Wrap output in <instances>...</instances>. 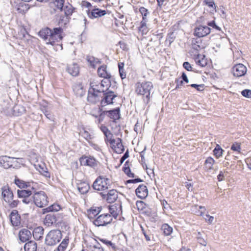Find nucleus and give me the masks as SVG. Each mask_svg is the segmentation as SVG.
Segmentation results:
<instances>
[{
    "label": "nucleus",
    "mask_w": 251,
    "mask_h": 251,
    "mask_svg": "<svg viewBox=\"0 0 251 251\" xmlns=\"http://www.w3.org/2000/svg\"><path fill=\"white\" fill-rule=\"evenodd\" d=\"M63 28L60 27L53 29L47 27L40 31L39 35L46 44L54 46L60 45L59 43L63 38Z\"/></svg>",
    "instance_id": "1"
},
{
    "label": "nucleus",
    "mask_w": 251,
    "mask_h": 251,
    "mask_svg": "<svg viewBox=\"0 0 251 251\" xmlns=\"http://www.w3.org/2000/svg\"><path fill=\"white\" fill-rule=\"evenodd\" d=\"M153 88V85L150 81L138 82L135 85V92L139 95L144 96L143 100L148 104L150 100L151 91Z\"/></svg>",
    "instance_id": "2"
},
{
    "label": "nucleus",
    "mask_w": 251,
    "mask_h": 251,
    "mask_svg": "<svg viewBox=\"0 0 251 251\" xmlns=\"http://www.w3.org/2000/svg\"><path fill=\"white\" fill-rule=\"evenodd\" d=\"M201 38L197 37L192 39V47L196 50L194 54V59L195 63H207L205 59V55L199 54L197 52L200 50L204 49L207 46L206 43L202 42Z\"/></svg>",
    "instance_id": "3"
},
{
    "label": "nucleus",
    "mask_w": 251,
    "mask_h": 251,
    "mask_svg": "<svg viewBox=\"0 0 251 251\" xmlns=\"http://www.w3.org/2000/svg\"><path fill=\"white\" fill-rule=\"evenodd\" d=\"M62 238L61 231L59 229L50 231L45 238V244L48 246H55L60 242Z\"/></svg>",
    "instance_id": "4"
},
{
    "label": "nucleus",
    "mask_w": 251,
    "mask_h": 251,
    "mask_svg": "<svg viewBox=\"0 0 251 251\" xmlns=\"http://www.w3.org/2000/svg\"><path fill=\"white\" fill-rule=\"evenodd\" d=\"M1 196L4 201L8 203L11 208L16 207L19 201L18 200H13L14 195L11 188L8 185L2 186L1 188Z\"/></svg>",
    "instance_id": "5"
},
{
    "label": "nucleus",
    "mask_w": 251,
    "mask_h": 251,
    "mask_svg": "<svg viewBox=\"0 0 251 251\" xmlns=\"http://www.w3.org/2000/svg\"><path fill=\"white\" fill-rule=\"evenodd\" d=\"M111 180L104 176H99L94 182L93 187L98 191H104L110 188Z\"/></svg>",
    "instance_id": "6"
},
{
    "label": "nucleus",
    "mask_w": 251,
    "mask_h": 251,
    "mask_svg": "<svg viewBox=\"0 0 251 251\" xmlns=\"http://www.w3.org/2000/svg\"><path fill=\"white\" fill-rule=\"evenodd\" d=\"M33 198L34 204L40 208L46 206L49 202L48 197L44 191L36 192L35 190Z\"/></svg>",
    "instance_id": "7"
},
{
    "label": "nucleus",
    "mask_w": 251,
    "mask_h": 251,
    "mask_svg": "<svg viewBox=\"0 0 251 251\" xmlns=\"http://www.w3.org/2000/svg\"><path fill=\"white\" fill-rule=\"evenodd\" d=\"M113 219L108 213L101 214L94 221V224L98 226H105L111 223Z\"/></svg>",
    "instance_id": "8"
},
{
    "label": "nucleus",
    "mask_w": 251,
    "mask_h": 251,
    "mask_svg": "<svg viewBox=\"0 0 251 251\" xmlns=\"http://www.w3.org/2000/svg\"><path fill=\"white\" fill-rule=\"evenodd\" d=\"M80 165L87 166L95 168L98 166L99 162L95 158L92 156L83 155L79 158Z\"/></svg>",
    "instance_id": "9"
},
{
    "label": "nucleus",
    "mask_w": 251,
    "mask_h": 251,
    "mask_svg": "<svg viewBox=\"0 0 251 251\" xmlns=\"http://www.w3.org/2000/svg\"><path fill=\"white\" fill-rule=\"evenodd\" d=\"M117 97V95L114 94L111 91L107 92L105 91L102 93V98L100 100V104L101 106H104L106 105L113 103V100Z\"/></svg>",
    "instance_id": "10"
},
{
    "label": "nucleus",
    "mask_w": 251,
    "mask_h": 251,
    "mask_svg": "<svg viewBox=\"0 0 251 251\" xmlns=\"http://www.w3.org/2000/svg\"><path fill=\"white\" fill-rule=\"evenodd\" d=\"M15 158L9 157L8 156H0V166L5 169H8L16 165L17 161L15 160Z\"/></svg>",
    "instance_id": "11"
},
{
    "label": "nucleus",
    "mask_w": 251,
    "mask_h": 251,
    "mask_svg": "<svg viewBox=\"0 0 251 251\" xmlns=\"http://www.w3.org/2000/svg\"><path fill=\"white\" fill-rule=\"evenodd\" d=\"M86 12L88 17L92 19L99 18L106 14V10L96 7L92 10L88 9Z\"/></svg>",
    "instance_id": "12"
},
{
    "label": "nucleus",
    "mask_w": 251,
    "mask_h": 251,
    "mask_svg": "<svg viewBox=\"0 0 251 251\" xmlns=\"http://www.w3.org/2000/svg\"><path fill=\"white\" fill-rule=\"evenodd\" d=\"M234 76L241 77L244 75L247 72V68L243 64H236L232 68Z\"/></svg>",
    "instance_id": "13"
},
{
    "label": "nucleus",
    "mask_w": 251,
    "mask_h": 251,
    "mask_svg": "<svg viewBox=\"0 0 251 251\" xmlns=\"http://www.w3.org/2000/svg\"><path fill=\"white\" fill-rule=\"evenodd\" d=\"M101 196L103 200H105L108 203L115 202L118 198V192L114 189L110 190L107 194L100 193Z\"/></svg>",
    "instance_id": "14"
},
{
    "label": "nucleus",
    "mask_w": 251,
    "mask_h": 251,
    "mask_svg": "<svg viewBox=\"0 0 251 251\" xmlns=\"http://www.w3.org/2000/svg\"><path fill=\"white\" fill-rule=\"evenodd\" d=\"M103 82L100 83L99 81L94 80L90 82L89 90L101 95V93H103L105 91V89H103Z\"/></svg>",
    "instance_id": "15"
},
{
    "label": "nucleus",
    "mask_w": 251,
    "mask_h": 251,
    "mask_svg": "<svg viewBox=\"0 0 251 251\" xmlns=\"http://www.w3.org/2000/svg\"><path fill=\"white\" fill-rule=\"evenodd\" d=\"M32 233L27 228H23L20 229L18 233V238L22 243H26L29 241L31 238Z\"/></svg>",
    "instance_id": "16"
},
{
    "label": "nucleus",
    "mask_w": 251,
    "mask_h": 251,
    "mask_svg": "<svg viewBox=\"0 0 251 251\" xmlns=\"http://www.w3.org/2000/svg\"><path fill=\"white\" fill-rule=\"evenodd\" d=\"M211 29L207 26L200 25L195 29L194 35L199 37L206 36L210 33Z\"/></svg>",
    "instance_id": "17"
},
{
    "label": "nucleus",
    "mask_w": 251,
    "mask_h": 251,
    "mask_svg": "<svg viewBox=\"0 0 251 251\" xmlns=\"http://www.w3.org/2000/svg\"><path fill=\"white\" fill-rule=\"evenodd\" d=\"M135 193L137 196L141 199H144L148 195V190L147 186L144 184H140L135 190Z\"/></svg>",
    "instance_id": "18"
},
{
    "label": "nucleus",
    "mask_w": 251,
    "mask_h": 251,
    "mask_svg": "<svg viewBox=\"0 0 251 251\" xmlns=\"http://www.w3.org/2000/svg\"><path fill=\"white\" fill-rule=\"evenodd\" d=\"M122 210V205L120 203H116L113 205L109 206V211L111 217L116 219L119 213Z\"/></svg>",
    "instance_id": "19"
},
{
    "label": "nucleus",
    "mask_w": 251,
    "mask_h": 251,
    "mask_svg": "<svg viewBox=\"0 0 251 251\" xmlns=\"http://www.w3.org/2000/svg\"><path fill=\"white\" fill-rule=\"evenodd\" d=\"M100 95L89 90L87 96V100L88 102L92 104H95L100 100Z\"/></svg>",
    "instance_id": "20"
},
{
    "label": "nucleus",
    "mask_w": 251,
    "mask_h": 251,
    "mask_svg": "<svg viewBox=\"0 0 251 251\" xmlns=\"http://www.w3.org/2000/svg\"><path fill=\"white\" fill-rule=\"evenodd\" d=\"M56 221V214L51 213L46 216L44 222L45 226H50L55 224Z\"/></svg>",
    "instance_id": "21"
},
{
    "label": "nucleus",
    "mask_w": 251,
    "mask_h": 251,
    "mask_svg": "<svg viewBox=\"0 0 251 251\" xmlns=\"http://www.w3.org/2000/svg\"><path fill=\"white\" fill-rule=\"evenodd\" d=\"M112 149L117 153H121L124 151V147L122 144V139L117 138L115 144L111 145Z\"/></svg>",
    "instance_id": "22"
},
{
    "label": "nucleus",
    "mask_w": 251,
    "mask_h": 251,
    "mask_svg": "<svg viewBox=\"0 0 251 251\" xmlns=\"http://www.w3.org/2000/svg\"><path fill=\"white\" fill-rule=\"evenodd\" d=\"M21 216L18 212H12L10 214V221L14 226H18L21 224Z\"/></svg>",
    "instance_id": "23"
},
{
    "label": "nucleus",
    "mask_w": 251,
    "mask_h": 251,
    "mask_svg": "<svg viewBox=\"0 0 251 251\" xmlns=\"http://www.w3.org/2000/svg\"><path fill=\"white\" fill-rule=\"evenodd\" d=\"M67 71L71 75L77 76L79 72V67L78 64H69Z\"/></svg>",
    "instance_id": "24"
},
{
    "label": "nucleus",
    "mask_w": 251,
    "mask_h": 251,
    "mask_svg": "<svg viewBox=\"0 0 251 251\" xmlns=\"http://www.w3.org/2000/svg\"><path fill=\"white\" fill-rule=\"evenodd\" d=\"M73 89L75 94L78 97H81L85 95V91L81 83H76L74 85Z\"/></svg>",
    "instance_id": "25"
},
{
    "label": "nucleus",
    "mask_w": 251,
    "mask_h": 251,
    "mask_svg": "<svg viewBox=\"0 0 251 251\" xmlns=\"http://www.w3.org/2000/svg\"><path fill=\"white\" fill-rule=\"evenodd\" d=\"M98 74L99 76L104 78L108 79L111 77V75L107 72V66L105 65H103L98 68Z\"/></svg>",
    "instance_id": "26"
},
{
    "label": "nucleus",
    "mask_w": 251,
    "mask_h": 251,
    "mask_svg": "<svg viewBox=\"0 0 251 251\" xmlns=\"http://www.w3.org/2000/svg\"><path fill=\"white\" fill-rule=\"evenodd\" d=\"M77 187L79 192L81 194H85L87 193L90 189L89 184L85 181H80L77 183Z\"/></svg>",
    "instance_id": "27"
},
{
    "label": "nucleus",
    "mask_w": 251,
    "mask_h": 251,
    "mask_svg": "<svg viewBox=\"0 0 251 251\" xmlns=\"http://www.w3.org/2000/svg\"><path fill=\"white\" fill-rule=\"evenodd\" d=\"M35 189L33 187H31V189H27V190H18L17 191L18 196L19 198L23 199L25 197H27L28 196H30L31 195L33 194L34 193Z\"/></svg>",
    "instance_id": "28"
},
{
    "label": "nucleus",
    "mask_w": 251,
    "mask_h": 251,
    "mask_svg": "<svg viewBox=\"0 0 251 251\" xmlns=\"http://www.w3.org/2000/svg\"><path fill=\"white\" fill-rule=\"evenodd\" d=\"M43 234L44 228L42 226H38L34 229L32 235L35 240H40L43 238Z\"/></svg>",
    "instance_id": "29"
},
{
    "label": "nucleus",
    "mask_w": 251,
    "mask_h": 251,
    "mask_svg": "<svg viewBox=\"0 0 251 251\" xmlns=\"http://www.w3.org/2000/svg\"><path fill=\"white\" fill-rule=\"evenodd\" d=\"M107 116L115 122L116 120L120 118V108L117 107L113 110H108Z\"/></svg>",
    "instance_id": "30"
},
{
    "label": "nucleus",
    "mask_w": 251,
    "mask_h": 251,
    "mask_svg": "<svg viewBox=\"0 0 251 251\" xmlns=\"http://www.w3.org/2000/svg\"><path fill=\"white\" fill-rule=\"evenodd\" d=\"M37 248V243L34 241L27 242L24 245L25 251H36Z\"/></svg>",
    "instance_id": "31"
},
{
    "label": "nucleus",
    "mask_w": 251,
    "mask_h": 251,
    "mask_svg": "<svg viewBox=\"0 0 251 251\" xmlns=\"http://www.w3.org/2000/svg\"><path fill=\"white\" fill-rule=\"evenodd\" d=\"M101 207H95L91 208L88 210V216L90 219L94 218L96 216L98 215L101 210Z\"/></svg>",
    "instance_id": "32"
},
{
    "label": "nucleus",
    "mask_w": 251,
    "mask_h": 251,
    "mask_svg": "<svg viewBox=\"0 0 251 251\" xmlns=\"http://www.w3.org/2000/svg\"><path fill=\"white\" fill-rule=\"evenodd\" d=\"M61 209L60 206L57 204L54 203L51 205L43 209V213L45 214L48 212H53L58 211Z\"/></svg>",
    "instance_id": "33"
},
{
    "label": "nucleus",
    "mask_w": 251,
    "mask_h": 251,
    "mask_svg": "<svg viewBox=\"0 0 251 251\" xmlns=\"http://www.w3.org/2000/svg\"><path fill=\"white\" fill-rule=\"evenodd\" d=\"M63 10L64 11L65 16L67 17V18H70L74 12L75 8L73 7L71 4L68 3L67 5L64 6Z\"/></svg>",
    "instance_id": "34"
},
{
    "label": "nucleus",
    "mask_w": 251,
    "mask_h": 251,
    "mask_svg": "<svg viewBox=\"0 0 251 251\" xmlns=\"http://www.w3.org/2000/svg\"><path fill=\"white\" fill-rule=\"evenodd\" d=\"M176 37L175 33L173 31L169 32L167 36L165 44L166 46L170 47L172 43L174 42Z\"/></svg>",
    "instance_id": "35"
},
{
    "label": "nucleus",
    "mask_w": 251,
    "mask_h": 251,
    "mask_svg": "<svg viewBox=\"0 0 251 251\" xmlns=\"http://www.w3.org/2000/svg\"><path fill=\"white\" fill-rule=\"evenodd\" d=\"M161 230L165 236L170 235L173 232V228L167 224L162 225Z\"/></svg>",
    "instance_id": "36"
},
{
    "label": "nucleus",
    "mask_w": 251,
    "mask_h": 251,
    "mask_svg": "<svg viewBox=\"0 0 251 251\" xmlns=\"http://www.w3.org/2000/svg\"><path fill=\"white\" fill-rule=\"evenodd\" d=\"M15 183L20 188H27L30 187L29 182H25L18 178L15 179Z\"/></svg>",
    "instance_id": "37"
},
{
    "label": "nucleus",
    "mask_w": 251,
    "mask_h": 251,
    "mask_svg": "<svg viewBox=\"0 0 251 251\" xmlns=\"http://www.w3.org/2000/svg\"><path fill=\"white\" fill-rule=\"evenodd\" d=\"M69 244V239L67 238L64 239L59 245L57 247L56 250L54 251H65L67 249Z\"/></svg>",
    "instance_id": "38"
},
{
    "label": "nucleus",
    "mask_w": 251,
    "mask_h": 251,
    "mask_svg": "<svg viewBox=\"0 0 251 251\" xmlns=\"http://www.w3.org/2000/svg\"><path fill=\"white\" fill-rule=\"evenodd\" d=\"M148 21L142 20L140 23V25L138 27V30L142 34H146L148 32V28L147 25V23Z\"/></svg>",
    "instance_id": "39"
},
{
    "label": "nucleus",
    "mask_w": 251,
    "mask_h": 251,
    "mask_svg": "<svg viewBox=\"0 0 251 251\" xmlns=\"http://www.w3.org/2000/svg\"><path fill=\"white\" fill-rule=\"evenodd\" d=\"M215 163V160L211 157H208L205 160L204 162V167L207 170H211L213 169V166Z\"/></svg>",
    "instance_id": "40"
},
{
    "label": "nucleus",
    "mask_w": 251,
    "mask_h": 251,
    "mask_svg": "<svg viewBox=\"0 0 251 251\" xmlns=\"http://www.w3.org/2000/svg\"><path fill=\"white\" fill-rule=\"evenodd\" d=\"M139 11L142 16V20L148 21V17L150 15L149 11L144 7H140Z\"/></svg>",
    "instance_id": "41"
},
{
    "label": "nucleus",
    "mask_w": 251,
    "mask_h": 251,
    "mask_svg": "<svg viewBox=\"0 0 251 251\" xmlns=\"http://www.w3.org/2000/svg\"><path fill=\"white\" fill-rule=\"evenodd\" d=\"M198 208H199V210L198 211H195V214L201 216H203L204 213L206 210V208H205V207L202 206H198V205H195L192 207L191 210L193 212H195V209H198Z\"/></svg>",
    "instance_id": "42"
},
{
    "label": "nucleus",
    "mask_w": 251,
    "mask_h": 251,
    "mask_svg": "<svg viewBox=\"0 0 251 251\" xmlns=\"http://www.w3.org/2000/svg\"><path fill=\"white\" fill-rule=\"evenodd\" d=\"M100 241L101 242H102L103 244L106 245L109 249H112L113 251H116L117 247L115 244L111 241H109L106 239H101L99 238Z\"/></svg>",
    "instance_id": "43"
},
{
    "label": "nucleus",
    "mask_w": 251,
    "mask_h": 251,
    "mask_svg": "<svg viewBox=\"0 0 251 251\" xmlns=\"http://www.w3.org/2000/svg\"><path fill=\"white\" fill-rule=\"evenodd\" d=\"M124 66L125 64H118L119 74L122 79L125 78L126 75V72Z\"/></svg>",
    "instance_id": "44"
},
{
    "label": "nucleus",
    "mask_w": 251,
    "mask_h": 251,
    "mask_svg": "<svg viewBox=\"0 0 251 251\" xmlns=\"http://www.w3.org/2000/svg\"><path fill=\"white\" fill-rule=\"evenodd\" d=\"M196 238L198 243L202 246H206L207 242L206 240L203 238L202 234L201 232H198L196 234Z\"/></svg>",
    "instance_id": "45"
},
{
    "label": "nucleus",
    "mask_w": 251,
    "mask_h": 251,
    "mask_svg": "<svg viewBox=\"0 0 251 251\" xmlns=\"http://www.w3.org/2000/svg\"><path fill=\"white\" fill-rule=\"evenodd\" d=\"M65 2V0H55L53 4L55 7L61 11H63V8Z\"/></svg>",
    "instance_id": "46"
},
{
    "label": "nucleus",
    "mask_w": 251,
    "mask_h": 251,
    "mask_svg": "<svg viewBox=\"0 0 251 251\" xmlns=\"http://www.w3.org/2000/svg\"><path fill=\"white\" fill-rule=\"evenodd\" d=\"M223 149L221 148V147L219 145H217L215 148L213 150V153L214 155L217 158H219L221 156H222L223 152Z\"/></svg>",
    "instance_id": "47"
},
{
    "label": "nucleus",
    "mask_w": 251,
    "mask_h": 251,
    "mask_svg": "<svg viewBox=\"0 0 251 251\" xmlns=\"http://www.w3.org/2000/svg\"><path fill=\"white\" fill-rule=\"evenodd\" d=\"M21 34L23 35V37L21 39L25 42L29 43L30 41L31 37L29 35L25 29L21 30Z\"/></svg>",
    "instance_id": "48"
},
{
    "label": "nucleus",
    "mask_w": 251,
    "mask_h": 251,
    "mask_svg": "<svg viewBox=\"0 0 251 251\" xmlns=\"http://www.w3.org/2000/svg\"><path fill=\"white\" fill-rule=\"evenodd\" d=\"M181 77H182V80L179 81V80L177 79L176 80V81L177 82V85H176V89L179 88V86L181 85L182 84L183 80L185 81L186 83H188L189 80L187 78L186 75L184 73H182Z\"/></svg>",
    "instance_id": "49"
},
{
    "label": "nucleus",
    "mask_w": 251,
    "mask_h": 251,
    "mask_svg": "<svg viewBox=\"0 0 251 251\" xmlns=\"http://www.w3.org/2000/svg\"><path fill=\"white\" fill-rule=\"evenodd\" d=\"M104 136L105 137V142H107V141L109 142V143L110 144V145H112L113 144L115 143L116 140L112 138L113 135L111 133V131L104 134Z\"/></svg>",
    "instance_id": "50"
},
{
    "label": "nucleus",
    "mask_w": 251,
    "mask_h": 251,
    "mask_svg": "<svg viewBox=\"0 0 251 251\" xmlns=\"http://www.w3.org/2000/svg\"><path fill=\"white\" fill-rule=\"evenodd\" d=\"M126 163L127 162L125 163V166L123 168V171L128 177H134V174L131 172L130 168L128 166L126 167Z\"/></svg>",
    "instance_id": "51"
},
{
    "label": "nucleus",
    "mask_w": 251,
    "mask_h": 251,
    "mask_svg": "<svg viewBox=\"0 0 251 251\" xmlns=\"http://www.w3.org/2000/svg\"><path fill=\"white\" fill-rule=\"evenodd\" d=\"M203 2L208 7L212 8L216 11V6L213 0H204Z\"/></svg>",
    "instance_id": "52"
},
{
    "label": "nucleus",
    "mask_w": 251,
    "mask_h": 251,
    "mask_svg": "<svg viewBox=\"0 0 251 251\" xmlns=\"http://www.w3.org/2000/svg\"><path fill=\"white\" fill-rule=\"evenodd\" d=\"M22 201L26 204H34L33 198L32 196H28L27 197L22 199Z\"/></svg>",
    "instance_id": "53"
},
{
    "label": "nucleus",
    "mask_w": 251,
    "mask_h": 251,
    "mask_svg": "<svg viewBox=\"0 0 251 251\" xmlns=\"http://www.w3.org/2000/svg\"><path fill=\"white\" fill-rule=\"evenodd\" d=\"M96 242V244H94L92 247L91 248V251H104L103 249L101 247V245L97 242L96 240H95Z\"/></svg>",
    "instance_id": "54"
},
{
    "label": "nucleus",
    "mask_w": 251,
    "mask_h": 251,
    "mask_svg": "<svg viewBox=\"0 0 251 251\" xmlns=\"http://www.w3.org/2000/svg\"><path fill=\"white\" fill-rule=\"evenodd\" d=\"M241 143L235 142L233 143L231 147V150L234 151H238L240 152L241 151Z\"/></svg>",
    "instance_id": "55"
},
{
    "label": "nucleus",
    "mask_w": 251,
    "mask_h": 251,
    "mask_svg": "<svg viewBox=\"0 0 251 251\" xmlns=\"http://www.w3.org/2000/svg\"><path fill=\"white\" fill-rule=\"evenodd\" d=\"M99 112H100V114L99 116V123H100L101 121H102L104 118V117L108 115V111H102L101 109L99 108Z\"/></svg>",
    "instance_id": "56"
},
{
    "label": "nucleus",
    "mask_w": 251,
    "mask_h": 251,
    "mask_svg": "<svg viewBox=\"0 0 251 251\" xmlns=\"http://www.w3.org/2000/svg\"><path fill=\"white\" fill-rule=\"evenodd\" d=\"M86 60L88 63H100V61L98 58H95V57L91 55H88L86 57Z\"/></svg>",
    "instance_id": "57"
},
{
    "label": "nucleus",
    "mask_w": 251,
    "mask_h": 251,
    "mask_svg": "<svg viewBox=\"0 0 251 251\" xmlns=\"http://www.w3.org/2000/svg\"><path fill=\"white\" fill-rule=\"evenodd\" d=\"M207 25L212 27L213 28H215V29L221 31V29L220 27H219L215 23V21H212L210 22H208L207 23Z\"/></svg>",
    "instance_id": "58"
},
{
    "label": "nucleus",
    "mask_w": 251,
    "mask_h": 251,
    "mask_svg": "<svg viewBox=\"0 0 251 251\" xmlns=\"http://www.w3.org/2000/svg\"><path fill=\"white\" fill-rule=\"evenodd\" d=\"M190 86L196 88L198 91H202L204 90V85L192 84L190 85Z\"/></svg>",
    "instance_id": "59"
},
{
    "label": "nucleus",
    "mask_w": 251,
    "mask_h": 251,
    "mask_svg": "<svg viewBox=\"0 0 251 251\" xmlns=\"http://www.w3.org/2000/svg\"><path fill=\"white\" fill-rule=\"evenodd\" d=\"M242 95L246 98H251V90L245 89L241 92Z\"/></svg>",
    "instance_id": "60"
},
{
    "label": "nucleus",
    "mask_w": 251,
    "mask_h": 251,
    "mask_svg": "<svg viewBox=\"0 0 251 251\" xmlns=\"http://www.w3.org/2000/svg\"><path fill=\"white\" fill-rule=\"evenodd\" d=\"M18 111L20 114H22L25 111L24 107L20 105H16L14 107V111Z\"/></svg>",
    "instance_id": "61"
},
{
    "label": "nucleus",
    "mask_w": 251,
    "mask_h": 251,
    "mask_svg": "<svg viewBox=\"0 0 251 251\" xmlns=\"http://www.w3.org/2000/svg\"><path fill=\"white\" fill-rule=\"evenodd\" d=\"M118 45L120 46V48L123 50H128V47L124 41L119 42Z\"/></svg>",
    "instance_id": "62"
},
{
    "label": "nucleus",
    "mask_w": 251,
    "mask_h": 251,
    "mask_svg": "<svg viewBox=\"0 0 251 251\" xmlns=\"http://www.w3.org/2000/svg\"><path fill=\"white\" fill-rule=\"evenodd\" d=\"M103 82V89H105V91H106L108 90V86L109 85V84L110 83V81L109 80H102L100 81V83Z\"/></svg>",
    "instance_id": "63"
},
{
    "label": "nucleus",
    "mask_w": 251,
    "mask_h": 251,
    "mask_svg": "<svg viewBox=\"0 0 251 251\" xmlns=\"http://www.w3.org/2000/svg\"><path fill=\"white\" fill-rule=\"evenodd\" d=\"M68 18H67V17H66V18L64 17H60L59 23L60 24H63L64 25H66L68 22Z\"/></svg>",
    "instance_id": "64"
}]
</instances>
